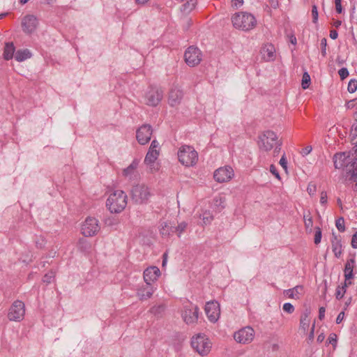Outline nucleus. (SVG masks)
I'll return each instance as SVG.
<instances>
[{"instance_id":"obj_24","label":"nucleus","mask_w":357,"mask_h":357,"mask_svg":"<svg viewBox=\"0 0 357 357\" xmlns=\"http://www.w3.org/2000/svg\"><path fill=\"white\" fill-rule=\"evenodd\" d=\"M349 156L345 152L337 153L333 156L334 166L336 169H341L349 163Z\"/></svg>"},{"instance_id":"obj_1","label":"nucleus","mask_w":357,"mask_h":357,"mask_svg":"<svg viewBox=\"0 0 357 357\" xmlns=\"http://www.w3.org/2000/svg\"><path fill=\"white\" fill-rule=\"evenodd\" d=\"M128 204V196L121 190H113L109 195L106 206L112 213H119L123 211Z\"/></svg>"},{"instance_id":"obj_38","label":"nucleus","mask_w":357,"mask_h":357,"mask_svg":"<svg viewBox=\"0 0 357 357\" xmlns=\"http://www.w3.org/2000/svg\"><path fill=\"white\" fill-rule=\"evenodd\" d=\"M78 245L79 248L83 251H86L88 249L90 248L89 243L84 238L79 239Z\"/></svg>"},{"instance_id":"obj_58","label":"nucleus","mask_w":357,"mask_h":357,"mask_svg":"<svg viewBox=\"0 0 357 357\" xmlns=\"http://www.w3.org/2000/svg\"><path fill=\"white\" fill-rule=\"evenodd\" d=\"M312 150V148L311 146H307L302 149L301 154L305 156L308 155Z\"/></svg>"},{"instance_id":"obj_59","label":"nucleus","mask_w":357,"mask_h":357,"mask_svg":"<svg viewBox=\"0 0 357 357\" xmlns=\"http://www.w3.org/2000/svg\"><path fill=\"white\" fill-rule=\"evenodd\" d=\"M158 146L159 143L156 140H153L149 147V150L158 151L157 148L158 147Z\"/></svg>"},{"instance_id":"obj_43","label":"nucleus","mask_w":357,"mask_h":357,"mask_svg":"<svg viewBox=\"0 0 357 357\" xmlns=\"http://www.w3.org/2000/svg\"><path fill=\"white\" fill-rule=\"evenodd\" d=\"M307 191L310 196L314 195L317 192L316 185L312 182L310 183L307 185Z\"/></svg>"},{"instance_id":"obj_4","label":"nucleus","mask_w":357,"mask_h":357,"mask_svg":"<svg viewBox=\"0 0 357 357\" xmlns=\"http://www.w3.org/2000/svg\"><path fill=\"white\" fill-rule=\"evenodd\" d=\"M178 158L182 165L191 167L197 164L198 154L192 146L184 145L179 149Z\"/></svg>"},{"instance_id":"obj_36","label":"nucleus","mask_w":357,"mask_h":357,"mask_svg":"<svg viewBox=\"0 0 357 357\" xmlns=\"http://www.w3.org/2000/svg\"><path fill=\"white\" fill-rule=\"evenodd\" d=\"M354 264H355V260L354 258H351V259L347 260V261L345 264L344 272H348V271L353 272V269L354 268Z\"/></svg>"},{"instance_id":"obj_8","label":"nucleus","mask_w":357,"mask_h":357,"mask_svg":"<svg viewBox=\"0 0 357 357\" xmlns=\"http://www.w3.org/2000/svg\"><path fill=\"white\" fill-rule=\"evenodd\" d=\"M25 314V305L21 301H15L10 307L8 319L12 321H20Z\"/></svg>"},{"instance_id":"obj_11","label":"nucleus","mask_w":357,"mask_h":357,"mask_svg":"<svg viewBox=\"0 0 357 357\" xmlns=\"http://www.w3.org/2000/svg\"><path fill=\"white\" fill-rule=\"evenodd\" d=\"M100 230L98 220L95 218L88 217L82 225V234L85 236H93Z\"/></svg>"},{"instance_id":"obj_40","label":"nucleus","mask_w":357,"mask_h":357,"mask_svg":"<svg viewBox=\"0 0 357 357\" xmlns=\"http://www.w3.org/2000/svg\"><path fill=\"white\" fill-rule=\"evenodd\" d=\"M335 226L340 231H344L345 229L344 218H338L335 222Z\"/></svg>"},{"instance_id":"obj_27","label":"nucleus","mask_w":357,"mask_h":357,"mask_svg":"<svg viewBox=\"0 0 357 357\" xmlns=\"http://www.w3.org/2000/svg\"><path fill=\"white\" fill-rule=\"evenodd\" d=\"M160 232L162 236H169L175 233L174 226L171 222H163L160 225Z\"/></svg>"},{"instance_id":"obj_10","label":"nucleus","mask_w":357,"mask_h":357,"mask_svg":"<svg viewBox=\"0 0 357 357\" xmlns=\"http://www.w3.org/2000/svg\"><path fill=\"white\" fill-rule=\"evenodd\" d=\"M184 59L189 66L194 67L199 64L202 60V54L197 47L190 46L185 50Z\"/></svg>"},{"instance_id":"obj_48","label":"nucleus","mask_w":357,"mask_h":357,"mask_svg":"<svg viewBox=\"0 0 357 357\" xmlns=\"http://www.w3.org/2000/svg\"><path fill=\"white\" fill-rule=\"evenodd\" d=\"M351 135L352 136V141L357 137V122L354 123L351 126Z\"/></svg>"},{"instance_id":"obj_53","label":"nucleus","mask_w":357,"mask_h":357,"mask_svg":"<svg viewBox=\"0 0 357 357\" xmlns=\"http://www.w3.org/2000/svg\"><path fill=\"white\" fill-rule=\"evenodd\" d=\"M270 172L278 179L280 178V174L276 169V167H275V165H271L270 166Z\"/></svg>"},{"instance_id":"obj_2","label":"nucleus","mask_w":357,"mask_h":357,"mask_svg":"<svg viewBox=\"0 0 357 357\" xmlns=\"http://www.w3.org/2000/svg\"><path fill=\"white\" fill-rule=\"evenodd\" d=\"M233 26L244 31L254 29L257 25V20L253 15L247 12L235 13L231 17Z\"/></svg>"},{"instance_id":"obj_56","label":"nucleus","mask_w":357,"mask_h":357,"mask_svg":"<svg viewBox=\"0 0 357 357\" xmlns=\"http://www.w3.org/2000/svg\"><path fill=\"white\" fill-rule=\"evenodd\" d=\"M243 3V0H232L231 6L234 8H238L241 6Z\"/></svg>"},{"instance_id":"obj_28","label":"nucleus","mask_w":357,"mask_h":357,"mask_svg":"<svg viewBox=\"0 0 357 357\" xmlns=\"http://www.w3.org/2000/svg\"><path fill=\"white\" fill-rule=\"evenodd\" d=\"M32 56V54L28 49L18 50L15 54V59L18 62H22Z\"/></svg>"},{"instance_id":"obj_7","label":"nucleus","mask_w":357,"mask_h":357,"mask_svg":"<svg viewBox=\"0 0 357 357\" xmlns=\"http://www.w3.org/2000/svg\"><path fill=\"white\" fill-rule=\"evenodd\" d=\"M255 336V331L251 326H245L234 333V339L239 344H248Z\"/></svg>"},{"instance_id":"obj_54","label":"nucleus","mask_w":357,"mask_h":357,"mask_svg":"<svg viewBox=\"0 0 357 357\" xmlns=\"http://www.w3.org/2000/svg\"><path fill=\"white\" fill-rule=\"evenodd\" d=\"M353 276H354L353 272H350V271L344 272L345 281H344V284L345 286H347V281L351 280L353 278Z\"/></svg>"},{"instance_id":"obj_29","label":"nucleus","mask_w":357,"mask_h":357,"mask_svg":"<svg viewBox=\"0 0 357 357\" xmlns=\"http://www.w3.org/2000/svg\"><path fill=\"white\" fill-rule=\"evenodd\" d=\"M310 312L307 310H305L301 314L300 319V328L302 329L304 332H305L310 326V318L309 315Z\"/></svg>"},{"instance_id":"obj_21","label":"nucleus","mask_w":357,"mask_h":357,"mask_svg":"<svg viewBox=\"0 0 357 357\" xmlns=\"http://www.w3.org/2000/svg\"><path fill=\"white\" fill-rule=\"evenodd\" d=\"M262 58L266 61H271L275 59V49L272 44L265 45L261 50Z\"/></svg>"},{"instance_id":"obj_47","label":"nucleus","mask_w":357,"mask_h":357,"mask_svg":"<svg viewBox=\"0 0 357 357\" xmlns=\"http://www.w3.org/2000/svg\"><path fill=\"white\" fill-rule=\"evenodd\" d=\"M327 342L328 344H331L333 346H335V344L337 343V335L335 333L330 334V335L327 340Z\"/></svg>"},{"instance_id":"obj_20","label":"nucleus","mask_w":357,"mask_h":357,"mask_svg":"<svg viewBox=\"0 0 357 357\" xmlns=\"http://www.w3.org/2000/svg\"><path fill=\"white\" fill-rule=\"evenodd\" d=\"M160 275V269L156 266H151L144 271V280L145 283L148 282L153 284L157 280Z\"/></svg>"},{"instance_id":"obj_50","label":"nucleus","mask_w":357,"mask_h":357,"mask_svg":"<svg viewBox=\"0 0 357 357\" xmlns=\"http://www.w3.org/2000/svg\"><path fill=\"white\" fill-rule=\"evenodd\" d=\"M312 18H313V22H316L318 20V11H317V8L316 6H312Z\"/></svg>"},{"instance_id":"obj_31","label":"nucleus","mask_w":357,"mask_h":357,"mask_svg":"<svg viewBox=\"0 0 357 357\" xmlns=\"http://www.w3.org/2000/svg\"><path fill=\"white\" fill-rule=\"evenodd\" d=\"M196 3V0H190L182 6L181 10L183 13H189L195 7Z\"/></svg>"},{"instance_id":"obj_37","label":"nucleus","mask_w":357,"mask_h":357,"mask_svg":"<svg viewBox=\"0 0 357 357\" xmlns=\"http://www.w3.org/2000/svg\"><path fill=\"white\" fill-rule=\"evenodd\" d=\"M347 89L349 93H354L357 90V80L351 79L348 84Z\"/></svg>"},{"instance_id":"obj_63","label":"nucleus","mask_w":357,"mask_h":357,"mask_svg":"<svg viewBox=\"0 0 357 357\" xmlns=\"http://www.w3.org/2000/svg\"><path fill=\"white\" fill-rule=\"evenodd\" d=\"M325 338V335H324V333H321L320 335H318L317 338V341L318 342H322L324 341Z\"/></svg>"},{"instance_id":"obj_39","label":"nucleus","mask_w":357,"mask_h":357,"mask_svg":"<svg viewBox=\"0 0 357 357\" xmlns=\"http://www.w3.org/2000/svg\"><path fill=\"white\" fill-rule=\"evenodd\" d=\"M55 273L54 271H51L46 273L43 279V282L49 284L51 282L52 279L54 278Z\"/></svg>"},{"instance_id":"obj_13","label":"nucleus","mask_w":357,"mask_h":357,"mask_svg":"<svg viewBox=\"0 0 357 357\" xmlns=\"http://www.w3.org/2000/svg\"><path fill=\"white\" fill-rule=\"evenodd\" d=\"M234 170L229 166L220 167L214 172V179L218 183H225L229 181L234 176Z\"/></svg>"},{"instance_id":"obj_60","label":"nucleus","mask_w":357,"mask_h":357,"mask_svg":"<svg viewBox=\"0 0 357 357\" xmlns=\"http://www.w3.org/2000/svg\"><path fill=\"white\" fill-rule=\"evenodd\" d=\"M344 312L342 311V312H340L339 314L337 315V319H336V323L337 324L341 323L342 321L344 319Z\"/></svg>"},{"instance_id":"obj_6","label":"nucleus","mask_w":357,"mask_h":357,"mask_svg":"<svg viewBox=\"0 0 357 357\" xmlns=\"http://www.w3.org/2000/svg\"><path fill=\"white\" fill-rule=\"evenodd\" d=\"M191 345L192 348L201 356L209 354L212 344L204 334H197L192 337Z\"/></svg>"},{"instance_id":"obj_34","label":"nucleus","mask_w":357,"mask_h":357,"mask_svg":"<svg viewBox=\"0 0 357 357\" xmlns=\"http://www.w3.org/2000/svg\"><path fill=\"white\" fill-rule=\"evenodd\" d=\"M347 286H345L344 284L342 287L338 286L336 289V298L337 299H341L344 296V294L346 293Z\"/></svg>"},{"instance_id":"obj_57","label":"nucleus","mask_w":357,"mask_h":357,"mask_svg":"<svg viewBox=\"0 0 357 357\" xmlns=\"http://www.w3.org/2000/svg\"><path fill=\"white\" fill-rule=\"evenodd\" d=\"M351 245L353 248H357V231L352 236Z\"/></svg>"},{"instance_id":"obj_52","label":"nucleus","mask_w":357,"mask_h":357,"mask_svg":"<svg viewBox=\"0 0 357 357\" xmlns=\"http://www.w3.org/2000/svg\"><path fill=\"white\" fill-rule=\"evenodd\" d=\"M164 310L163 305L154 306L151 309V312L154 314L160 313Z\"/></svg>"},{"instance_id":"obj_62","label":"nucleus","mask_w":357,"mask_h":357,"mask_svg":"<svg viewBox=\"0 0 357 357\" xmlns=\"http://www.w3.org/2000/svg\"><path fill=\"white\" fill-rule=\"evenodd\" d=\"M338 36V33L337 32L335 31V30H331V32H330V37L335 40L337 38Z\"/></svg>"},{"instance_id":"obj_35","label":"nucleus","mask_w":357,"mask_h":357,"mask_svg":"<svg viewBox=\"0 0 357 357\" xmlns=\"http://www.w3.org/2000/svg\"><path fill=\"white\" fill-rule=\"evenodd\" d=\"M186 227L187 223L185 222H181L177 227L174 226L175 233H177L178 236H180V235L185 230Z\"/></svg>"},{"instance_id":"obj_16","label":"nucleus","mask_w":357,"mask_h":357,"mask_svg":"<svg viewBox=\"0 0 357 357\" xmlns=\"http://www.w3.org/2000/svg\"><path fill=\"white\" fill-rule=\"evenodd\" d=\"M153 130L150 125L144 124L136 132V137L138 142L144 145L150 140L152 135Z\"/></svg>"},{"instance_id":"obj_15","label":"nucleus","mask_w":357,"mask_h":357,"mask_svg":"<svg viewBox=\"0 0 357 357\" xmlns=\"http://www.w3.org/2000/svg\"><path fill=\"white\" fill-rule=\"evenodd\" d=\"M21 24L24 33H32L38 26V20L33 15H26L22 18Z\"/></svg>"},{"instance_id":"obj_64","label":"nucleus","mask_w":357,"mask_h":357,"mask_svg":"<svg viewBox=\"0 0 357 357\" xmlns=\"http://www.w3.org/2000/svg\"><path fill=\"white\" fill-rule=\"evenodd\" d=\"M351 167H352L351 169H354L355 168H357V157L354 159V161H353Z\"/></svg>"},{"instance_id":"obj_55","label":"nucleus","mask_w":357,"mask_h":357,"mask_svg":"<svg viewBox=\"0 0 357 357\" xmlns=\"http://www.w3.org/2000/svg\"><path fill=\"white\" fill-rule=\"evenodd\" d=\"M327 202V194L325 191L321 192L320 203L321 204H326Z\"/></svg>"},{"instance_id":"obj_42","label":"nucleus","mask_w":357,"mask_h":357,"mask_svg":"<svg viewBox=\"0 0 357 357\" xmlns=\"http://www.w3.org/2000/svg\"><path fill=\"white\" fill-rule=\"evenodd\" d=\"M320 46H321V55L323 56H326V46H327V40H326V38H323L321 40Z\"/></svg>"},{"instance_id":"obj_26","label":"nucleus","mask_w":357,"mask_h":357,"mask_svg":"<svg viewBox=\"0 0 357 357\" xmlns=\"http://www.w3.org/2000/svg\"><path fill=\"white\" fill-rule=\"evenodd\" d=\"M15 47L13 43H6L3 50V59L7 61L12 59L15 57Z\"/></svg>"},{"instance_id":"obj_51","label":"nucleus","mask_w":357,"mask_h":357,"mask_svg":"<svg viewBox=\"0 0 357 357\" xmlns=\"http://www.w3.org/2000/svg\"><path fill=\"white\" fill-rule=\"evenodd\" d=\"M280 165L282 167V168L287 171V161L285 158L284 154L282 156L280 160Z\"/></svg>"},{"instance_id":"obj_14","label":"nucleus","mask_w":357,"mask_h":357,"mask_svg":"<svg viewBox=\"0 0 357 357\" xmlns=\"http://www.w3.org/2000/svg\"><path fill=\"white\" fill-rule=\"evenodd\" d=\"M205 312L210 321L216 322L220 314L219 303L217 301L207 302L205 305Z\"/></svg>"},{"instance_id":"obj_41","label":"nucleus","mask_w":357,"mask_h":357,"mask_svg":"<svg viewBox=\"0 0 357 357\" xmlns=\"http://www.w3.org/2000/svg\"><path fill=\"white\" fill-rule=\"evenodd\" d=\"M202 219L205 225H207V224H209L212 221L213 216L211 215V213L209 212L206 211L202 214Z\"/></svg>"},{"instance_id":"obj_3","label":"nucleus","mask_w":357,"mask_h":357,"mask_svg":"<svg viewBox=\"0 0 357 357\" xmlns=\"http://www.w3.org/2000/svg\"><path fill=\"white\" fill-rule=\"evenodd\" d=\"M259 146L266 151L275 147L274 154H278L280 150L281 142L278 139L276 134L271 130L265 131L259 136Z\"/></svg>"},{"instance_id":"obj_61","label":"nucleus","mask_w":357,"mask_h":357,"mask_svg":"<svg viewBox=\"0 0 357 357\" xmlns=\"http://www.w3.org/2000/svg\"><path fill=\"white\" fill-rule=\"evenodd\" d=\"M325 307H321L319 310V318L323 319L325 317Z\"/></svg>"},{"instance_id":"obj_45","label":"nucleus","mask_w":357,"mask_h":357,"mask_svg":"<svg viewBox=\"0 0 357 357\" xmlns=\"http://www.w3.org/2000/svg\"><path fill=\"white\" fill-rule=\"evenodd\" d=\"M321 240V231L319 227H317L316 232L314 235V243L319 244Z\"/></svg>"},{"instance_id":"obj_19","label":"nucleus","mask_w":357,"mask_h":357,"mask_svg":"<svg viewBox=\"0 0 357 357\" xmlns=\"http://www.w3.org/2000/svg\"><path fill=\"white\" fill-rule=\"evenodd\" d=\"M183 96L181 89L178 87L171 89L168 96V103L170 106L174 107L180 104Z\"/></svg>"},{"instance_id":"obj_44","label":"nucleus","mask_w":357,"mask_h":357,"mask_svg":"<svg viewBox=\"0 0 357 357\" xmlns=\"http://www.w3.org/2000/svg\"><path fill=\"white\" fill-rule=\"evenodd\" d=\"M282 309L284 312L291 314L294 311V307L290 303H286L283 305Z\"/></svg>"},{"instance_id":"obj_49","label":"nucleus","mask_w":357,"mask_h":357,"mask_svg":"<svg viewBox=\"0 0 357 357\" xmlns=\"http://www.w3.org/2000/svg\"><path fill=\"white\" fill-rule=\"evenodd\" d=\"M341 1L342 0H335V10L337 13H342L343 10Z\"/></svg>"},{"instance_id":"obj_17","label":"nucleus","mask_w":357,"mask_h":357,"mask_svg":"<svg viewBox=\"0 0 357 357\" xmlns=\"http://www.w3.org/2000/svg\"><path fill=\"white\" fill-rule=\"evenodd\" d=\"M138 165V160H134L128 167L123 169V176L129 181L137 180L139 178Z\"/></svg>"},{"instance_id":"obj_23","label":"nucleus","mask_w":357,"mask_h":357,"mask_svg":"<svg viewBox=\"0 0 357 357\" xmlns=\"http://www.w3.org/2000/svg\"><path fill=\"white\" fill-rule=\"evenodd\" d=\"M345 183L354 190H357V168L349 169V172H347Z\"/></svg>"},{"instance_id":"obj_46","label":"nucleus","mask_w":357,"mask_h":357,"mask_svg":"<svg viewBox=\"0 0 357 357\" xmlns=\"http://www.w3.org/2000/svg\"><path fill=\"white\" fill-rule=\"evenodd\" d=\"M338 74L341 79H344L349 75V71L346 68H342L339 70Z\"/></svg>"},{"instance_id":"obj_32","label":"nucleus","mask_w":357,"mask_h":357,"mask_svg":"<svg viewBox=\"0 0 357 357\" xmlns=\"http://www.w3.org/2000/svg\"><path fill=\"white\" fill-rule=\"evenodd\" d=\"M303 219H304V223H305V229L307 230L309 229L310 231H312V225H313V221H312V216L310 215V214H304L303 215Z\"/></svg>"},{"instance_id":"obj_22","label":"nucleus","mask_w":357,"mask_h":357,"mask_svg":"<svg viewBox=\"0 0 357 357\" xmlns=\"http://www.w3.org/2000/svg\"><path fill=\"white\" fill-rule=\"evenodd\" d=\"M158 155V151H152L149 149L146 155L144 158V163L149 167V169L151 172L158 169V167H155V162L157 160Z\"/></svg>"},{"instance_id":"obj_25","label":"nucleus","mask_w":357,"mask_h":357,"mask_svg":"<svg viewBox=\"0 0 357 357\" xmlns=\"http://www.w3.org/2000/svg\"><path fill=\"white\" fill-rule=\"evenodd\" d=\"M303 292V287L298 285L292 289L284 290V294L289 298L297 300L300 298Z\"/></svg>"},{"instance_id":"obj_12","label":"nucleus","mask_w":357,"mask_h":357,"mask_svg":"<svg viewBox=\"0 0 357 357\" xmlns=\"http://www.w3.org/2000/svg\"><path fill=\"white\" fill-rule=\"evenodd\" d=\"M163 91L157 87H150L145 96V100L147 105L150 106H156L162 100Z\"/></svg>"},{"instance_id":"obj_18","label":"nucleus","mask_w":357,"mask_h":357,"mask_svg":"<svg viewBox=\"0 0 357 357\" xmlns=\"http://www.w3.org/2000/svg\"><path fill=\"white\" fill-rule=\"evenodd\" d=\"M155 289L153 284L146 282L137 289V296L141 301L147 300L152 296Z\"/></svg>"},{"instance_id":"obj_9","label":"nucleus","mask_w":357,"mask_h":357,"mask_svg":"<svg viewBox=\"0 0 357 357\" xmlns=\"http://www.w3.org/2000/svg\"><path fill=\"white\" fill-rule=\"evenodd\" d=\"M199 310V307L191 303L184 305L181 314L183 321L187 324H194L197 323Z\"/></svg>"},{"instance_id":"obj_5","label":"nucleus","mask_w":357,"mask_h":357,"mask_svg":"<svg viewBox=\"0 0 357 357\" xmlns=\"http://www.w3.org/2000/svg\"><path fill=\"white\" fill-rule=\"evenodd\" d=\"M151 196V192L149 188L144 183H138L131 188L130 197L136 204H146Z\"/></svg>"},{"instance_id":"obj_33","label":"nucleus","mask_w":357,"mask_h":357,"mask_svg":"<svg viewBox=\"0 0 357 357\" xmlns=\"http://www.w3.org/2000/svg\"><path fill=\"white\" fill-rule=\"evenodd\" d=\"M310 76L305 72L303 75L301 85L303 89H306L309 87L310 83Z\"/></svg>"},{"instance_id":"obj_30","label":"nucleus","mask_w":357,"mask_h":357,"mask_svg":"<svg viewBox=\"0 0 357 357\" xmlns=\"http://www.w3.org/2000/svg\"><path fill=\"white\" fill-rule=\"evenodd\" d=\"M332 250L336 257L339 258L342 255V243L340 239L333 234V238L331 241Z\"/></svg>"}]
</instances>
